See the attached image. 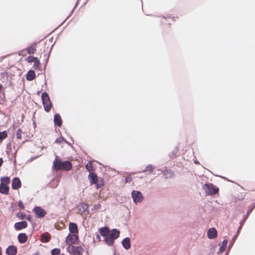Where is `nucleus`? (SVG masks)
<instances>
[{
    "label": "nucleus",
    "mask_w": 255,
    "mask_h": 255,
    "mask_svg": "<svg viewBox=\"0 0 255 255\" xmlns=\"http://www.w3.org/2000/svg\"><path fill=\"white\" fill-rule=\"evenodd\" d=\"M120 231L117 230V229H113L111 234H109L111 237H113L114 239H117L120 235Z\"/></svg>",
    "instance_id": "22"
},
{
    "label": "nucleus",
    "mask_w": 255,
    "mask_h": 255,
    "mask_svg": "<svg viewBox=\"0 0 255 255\" xmlns=\"http://www.w3.org/2000/svg\"><path fill=\"white\" fill-rule=\"evenodd\" d=\"M27 227V223L26 221H21L16 223L14 224V228L16 230H20L26 228Z\"/></svg>",
    "instance_id": "9"
},
{
    "label": "nucleus",
    "mask_w": 255,
    "mask_h": 255,
    "mask_svg": "<svg viewBox=\"0 0 255 255\" xmlns=\"http://www.w3.org/2000/svg\"><path fill=\"white\" fill-rule=\"evenodd\" d=\"M115 240V239L111 237L110 235H108L105 237L106 243L110 246H112L113 245Z\"/></svg>",
    "instance_id": "23"
},
{
    "label": "nucleus",
    "mask_w": 255,
    "mask_h": 255,
    "mask_svg": "<svg viewBox=\"0 0 255 255\" xmlns=\"http://www.w3.org/2000/svg\"><path fill=\"white\" fill-rule=\"evenodd\" d=\"M6 253L8 255H15L17 253V249L14 246H10L6 250Z\"/></svg>",
    "instance_id": "12"
},
{
    "label": "nucleus",
    "mask_w": 255,
    "mask_h": 255,
    "mask_svg": "<svg viewBox=\"0 0 255 255\" xmlns=\"http://www.w3.org/2000/svg\"><path fill=\"white\" fill-rule=\"evenodd\" d=\"M40 65V61L37 58H36L34 62L33 68L35 69H37Z\"/></svg>",
    "instance_id": "30"
},
{
    "label": "nucleus",
    "mask_w": 255,
    "mask_h": 255,
    "mask_svg": "<svg viewBox=\"0 0 255 255\" xmlns=\"http://www.w3.org/2000/svg\"><path fill=\"white\" fill-rule=\"evenodd\" d=\"M61 250L60 249L55 248L51 251L52 255H58L60 254Z\"/></svg>",
    "instance_id": "29"
},
{
    "label": "nucleus",
    "mask_w": 255,
    "mask_h": 255,
    "mask_svg": "<svg viewBox=\"0 0 255 255\" xmlns=\"http://www.w3.org/2000/svg\"><path fill=\"white\" fill-rule=\"evenodd\" d=\"M35 74L34 71L29 70L26 75V80L28 81H32L35 78Z\"/></svg>",
    "instance_id": "21"
},
{
    "label": "nucleus",
    "mask_w": 255,
    "mask_h": 255,
    "mask_svg": "<svg viewBox=\"0 0 255 255\" xmlns=\"http://www.w3.org/2000/svg\"><path fill=\"white\" fill-rule=\"evenodd\" d=\"M9 192V187L6 185L3 184V183L0 184V193L7 195Z\"/></svg>",
    "instance_id": "13"
},
{
    "label": "nucleus",
    "mask_w": 255,
    "mask_h": 255,
    "mask_svg": "<svg viewBox=\"0 0 255 255\" xmlns=\"http://www.w3.org/2000/svg\"><path fill=\"white\" fill-rule=\"evenodd\" d=\"M54 122L55 125H57L58 127H61L62 125V120L59 114H56L54 115Z\"/></svg>",
    "instance_id": "16"
},
{
    "label": "nucleus",
    "mask_w": 255,
    "mask_h": 255,
    "mask_svg": "<svg viewBox=\"0 0 255 255\" xmlns=\"http://www.w3.org/2000/svg\"><path fill=\"white\" fill-rule=\"evenodd\" d=\"M69 230L70 233L78 234V226L76 223H70L69 225Z\"/></svg>",
    "instance_id": "10"
},
{
    "label": "nucleus",
    "mask_w": 255,
    "mask_h": 255,
    "mask_svg": "<svg viewBox=\"0 0 255 255\" xmlns=\"http://www.w3.org/2000/svg\"><path fill=\"white\" fill-rule=\"evenodd\" d=\"M122 245L124 248L126 250H128L130 248V239L128 238H126L122 241Z\"/></svg>",
    "instance_id": "17"
},
{
    "label": "nucleus",
    "mask_w": 255,
    "mask_h": 255,
    "mask_svg": "<svg viewBox=\"0 0 255 255\" xmlns=\"http://www.w3.org/2000/svg\"><path fill=\"white\" fill-rule=\"evenodd\" d=\"M78 234L70 233L66 238V242L67 245H73L78 240Z\"/></svg>",
    "instance_id": "5"
},
{
    "label": "nucleus",
    "mask_w": 255,
    "mask_h": 255,
    "mask_svg": "<svg viewBox=\"0 0 255 255\" xmlns=\"http://www.w3.org/2000/svg\"><path fill=\"white\" fill-rule=\"evenodd\" d=\"M0 255H2V254H1V249L0 247Z\"/></svg>",
    "instance_id": "42"
},
{
    "label": "nucleus",
    "mask_w": 255,
    "mask_h": 255,
    "mask_svg": "<svg viewBox=\"0 0 255 255\" xmlns=\"http://www.w3.org/2000/svg\"><path fill=\"white\" fill-rule=\"evenodd\" d=\"M96 184L97 188H99L103 187L104 185V181L102 178H99L96 181Z\"/></svg>",
    "instance_id": "24"
},
{
    "label": "nucleus",
    "mask_w": 255,
    "mask_h": 255,
    "mask_svg": "<svg viewBox=\"0 0 255 255\" xmlns=\"http://www.w3.org/2000/svg\"><path fill=\"white\" fill-rule=\"evenodd\" d=\"M89 179L90 183L91 184H94L95 183H96V181L98 179V177H97V175L95 173H94L93 172H90L89 173Z\"/></svg>",
    "instance_id": "15"
},
{
    "label": "nucleus",
    "mask_w": 255,
    "mask_h": 255,
    "mask_svg": "<svg viewBox=\"0 0 255 255\" xmlns=\"http://www.w3.org/2000/svg\"><path fill=\"white\" fill-rule=\"evenodd\" d=\"M51 239V236L48 233H44L42 235L41 241L43 243H47L49 242Z\"/></svg>",
    "instance_id": "20"
},
{
    "label": "nucleus",
    "mask_w": 255,
    "mask_h": 255,
    "mask_svg": "<svg viewBox=\"0 0 255 255\" xmlns=\"http://www.w3.org/2000/svg\"><path fill=\"white\" fill-rule=\"evenodd\" d=\"M131 195L134 203L140 202L143 200L142 195L139 191H133Z\"/></svg>",
    "instance_id": "7"
},
{
    "label": "nucleus",
    "mask_w": 255,
    "mask_h": 255,
    "mask_svg": "<svg viewBox=\"0 0 255 255\" xmlns=\"http://www.w3.org/2000/svg\"><path fill=\"white\" fill-rule=\"evenodd\" d=\"M204 189L206 193L209 195H215L219 192V188L213 184H205Z\"/></svg>",
    "instance_id": "4"
},
{
    "label": "nucleus",
    "mask_w": 255,
    "mask_h": 255,
    "mask_svg": "<svg viewBox=\"0 0 255 255\" xmlns=\"http://www.w3.org/2000/svg\"><path fill=\"white\" fill-rule=\"evenodd\" d=\"M21 186V183L19 178L18 177H14L12 181V188L14 190H17L20 188Z\"/></svg>",
    "instance_id": "8"
},
{
    "label": "nucleus",
    "mask_w": 255,
    "mask_h": 255,
    "mask_svg": "<svg viewBox=\"0 0 255 255\" xmlns=\"http://www.w3.org/2000/svg\"><path fill=\"white\" fill-rule=\"evenodd\" d=\"M22 130L21 129L19 128L17 130L16 133V137L18 139H21L22 138L21 136Z\"/></svg>",
    "instance_id": "31"
},
{
    "label": "nucleus",
    "mask_w": 255,
    "mask_h": 255,
    "mask_svg": "<svg viewBox=\"0 0 255 255\" xmlns=\"http://www.w3.org/2000/svg\"><path fill=\"white\" fill-rule=\"evenodd\" d=\"M18 205L20 209H23V210L24 209V204L21 201H19Z\"/></svg>",
    "instance_id": "35"
},
{
    "label": "nucleus",
    "mask_w": 255,
    "mask_h": 255,
    "mask_svg": "<svg viewBox=\"0 0 255 255\" xmlns=\"http://www.w3.org/2000/svg\"><path fill=\"white\" fill-rule=\"evenodd\" d=\"M3 163V160L2 158H0V167L1 166Z\"/></svg>",
    "instance_id": "38"
},
{
    "label": "nucleus",
    "mask_w": 255,
    "mask_h": 255,
    "mask_svg": "<svg viewBox=\"0 0 255 255\" xmlns=\"http://www.w3.org/2000/svg\"><path fill=\"white\" fill-rule=\"evenodd\" d=\"M152 170V166L151 165H147L144 170H143V172H145L146 171H151Z\"/></svg>",
    "instance_id": "34"
},
{
    "label": "nucleus",
    "mask_w": 255,
    "mask_h": 255,
    "mask_svg": "<svg viewBox=\"0 0 255 255\" xmlns=\"http://www.w3.org/2000/svg\"><path fill=\"white\" fill-rule=\"evenodd\" d=\"M100 235L106 237L108 236L110 233V230L108 228L104 227L101 228L99 230Z\"/></svg>",
    "instance_id": "18"
},
{
    "label": "nucleus",
    "mask_w": 255,
    "mask_h": 255,
    "mask_svg": "<svg viewBox=\"0 0 255 255\" xmlns=\"http://www.w3.org/2000/svg\"><path fill=\"white\" fill-rule=\"evenodd\" d=\"M37 57H34L33 56H29L27 57L26 60L29 63L34 62L35 60Z\"/></svg>",
    "instance_id": "32"
},
{
    "label": "nucleus",
    "mask_w": 255,
    "mask_h": 255,
    "mask_svg": "<svg viewBox=\"0 0 255 255\" xmlns=\"http://www.w3.org/2000/svg\"><path fill=\"white\" fill-rule=\"evenodd\" d=\"M132 180V177L130 176H128L126 177L125 181L126 183L130 182Z\"/></svg>",
    "instance_id": "36"
},
{
    "label": "nucleus",
    "mask_w": 255,
    "mask_h": 255,
    "mask_svg": "<svg viewBox=\"0 0 255 255\" xmlns=\"http://www.w3.org/2000/svg\"><path fill=\"white\" fill-rule=\"evenodd\" d=\"M32 255H39V253L38 252H37L33 254Z\"/></svg>",
    "instance_id": "40"
},
{
    "label": "nucleus",
    "mask_w": 255,
    "mask_h": 255,
    "mask_svg": "<svg viewBox=\"0 0 255 255\" xmlns=\"http://www.w3.org/2000/svg\"><path fill=\"white\" fill-rule=\"evenodd\" d=\"M18 242L21 244L25 243L27 240V236L25 233H20L18 235Z\"/></svg>",
    "instance_id": "14"
},
{
    "label": "nucleus",
    "mask_w": 255,
    "mask_h": 255,
    "mask_svg": "<svg viewBox=\"0 0 255 255\" xmlns=\"http://www.w3.org/2000/svg\"><path fill=\"white\" fill-rule=\"evenodd\" d=\"M254 207H255V206H254L252 207V208H251V209H249V210L248 211V212H247V214H248V215H249V214H250V213H251V212L252 211V210H253V209L254 208Z\"/></svg>",
    "instance_id": "37"
},
{
    "label": "nucleus",
    "mask_w": 255,
    "mask_h": 255,
    "mask_svg": "<svg viewBox=\"0 0 255 255\" xmlns=\"http://www.w3.org/2000/svg\"><path fill=\"white\" fill-rule=\"evenodd\" d=\"M36 43L35 42L33 43L31 45L27 48L26 50L27 53L29 54H31L34 53L36 51Z\"/></svg>",
    "instance_id": "19"
},
{
    "label": "nucleus",
    "mask_w": 255,
    "mask_h": 255,
    "mask_svg": "<svg viewBox=\"0 0 255 255\" xmlns=\"http://www.w3.org/2000/svg\"><path fill=\"white\" fill-rule=\"evenodd\" d=\"M85 167L86 169L89 171L91 172L94 170L93 163L91 161H89L85 165Z\"/></svg>",
    "instance_id": "26"
},
{
    "label": "nucleus",
    "mask_w": 255,
    "mask_h": 255,
    "mask_svg": "<svg viewBox=\"0 0 255 255\" xmlns=\"http://www.w3.org/2000/svg\"><path fill=\"white\" fill-rule=\"evenodd\" d=\"M33 212L39 218L44 217L46 214V211L40 207H35L33 210Z\"/></svg>",
    "instance_id": "6"
},
{
    "label": "nucleus",
    "mask_w": 255,
    "mask_h": 255,
    "mask_svg": "<svg viewBox=\"0 0 255 255\" xmlns=\"http://www.w3.org/2000/svg\"><path fill=\"white\" fill-rule=\"evenodd\" d=\"M72 165L69 161H62L61 159L56 156L53 163V168L55 171L64 170L69 171L72 169Z\"/></svg>",
    "instance_id": "1"
},
{
    "label": "nucleus",
    "mask_w": 255,
    "mask_h": 255,
    "mask_svg": "<svg viewBox=\"0 0 255 255\" xmlns=\"http://www.w3.org/2000/svg\"><path fill=\"white\" fill-rule=\"evenodd\" d=\"M17 216L21 219H23L25 218V215L22 212L18 213Z\"/></svg>",
    "instance_id": "33"
},
{
    "label": "nucleus",
    "mask_w": 255,
    "mask_h": 255,
    "mask_svg": "<svg viewBox=\"0 0 255 255\" xmlns=\"http://www.w3.org/2000/svg\"><path fill=\"white\" fill-rule=\"evenodd\" d=\"M208 237L209 239H215L217 236V232L216 230L213 228H210L207 232Z\"/></svg>",
    "instance_id": "11"
},
{
    "label": "nucleus",
    "mask_w": 255,
    "mask_h": 255,
    "mask_svg": "<svg viewBox=\"0 0 255 255\" xmlns=\"http://www.w3.org/2000/svg\"><path fill=\"white\" fill-rule=\"evenodd\" d=\"M42 104L44 110L46 112H50L52 107V104L50 100L49 97L46 92H44L41 95Z\"/></svg>",
    "instance_id": "2"
},
{
    "label": "nucleus",
    "mask_w": 255,
    "mask_h": 255,
    "mask_svg": "<svg viewBox=\"0 0 255 255\" xmlns=\"http://www.w3.org/2000/svg\"><path fill=\"white\" fill-rule=\"evenodd\" d=\"M2 86L1 85H0V91L2 89Z\"/></svg>",
    "instance_id": "41"
},
{
    "label": "nucleus",
    "mask_w": 255,
    "mask_h": 255,
    "mask_svg": "<svg viewBox=\"0 0 255 255\" xmlns=\"http://www.w3.org/2000/svg\"><path fill=\"white\" fill-rule=\"evenodd\" d=\"M7 137V132L6 130L0 132V143Z\"/></svg>",
    "instance_id": "27"
},
{
    "label": "nucleus",
    "mask_w": 255,
    "mask_h": 255,
    "mask_svg": "<svg viewBox=\"0 0 255 255\" xmlns=\"http://www.w3.org/2000/svg\"><path fill=\"white\" fill-rule=\"evenodd\" d=\"M178 152V150H176V153H177Z\"/></svg>",
    "instance_id": "43"
},
{
    "label": "nucleus",
    "mask_w": 255,
    "mask_h": 255,
    "mask_svg": "<svg viewBox=\"0 0 255 255\" xmlns=\"http://www.w3.org/2000/svg\"><path fill=\"white\" fill-rule=\"evenodd\" d=\"M67 250L71 255H83L84 251L81 246H74L71 245L68 246Z\"/></svg>",
    "instance_id": "3"
},
{
    "label": "nucleus",
    "mask_w": 255,
    "mask_h": 255,
    "mask_svg": "<svg viewBox=\"0 0 255 255\" xmlns=\"http://www.w3.org/2000/svg\"><path fill=\"white\" fill-rule=\"evenodd\" d=\"M228 244V240H224L222 243V246L220 248V251L224 252L226 248L227 245Z\"/></svg>",
    "instance_id": "28"
},
{
    "label": "nucleus",
    "mask_w": 255,
    "mask_h": 255,
    "mask_svg": "<svg viewBox=\"0 0 255 255\" xmlns=\"http://www.w3.org/2000/svg\"><path fill=\"white\" fill-rule=\"evenodd\" d=\"M26 219L27 220H28V221H30V220H31V217H30V216L29 215V216H28L26 218Z\"/></svg>",
    "instance_id": "39"
},
{
    "label": "nucleus",
    "mask_w": 255,
    "mask_h": 255,
    "mask_svg": "<svg viewBox=\"0 0 255 255\" xmlns=\"http://www.w3.org/2000/svg\"><path fill=\"white\" fill-rule=\"evenodd\" d=\"M0 181H1L0 183H3V184L6 185L9 184L10 181L9 177H7V176L1 177Z\"/></svg>",
    "instance_id": "25"
}]
</instances>
